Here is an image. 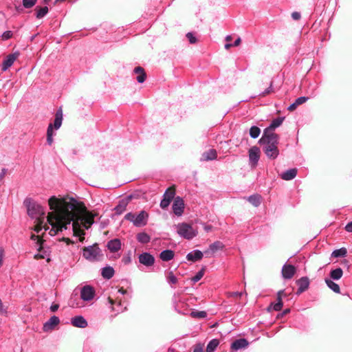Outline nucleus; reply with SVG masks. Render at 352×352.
<instances>
[{
	"label": "nucleus",
	"instance_id": "f257e3e1",
	"mask_svg": "<svg viewBox=\"0 0 352 352\" xmlns=\"http://www.w3.org/2000/svg\"><path fill=\"white\" fill-rule=\"evenodd\" d=\"M24 205L28 215L35 219L34 231L37 233L44 229L49 230L50 236H54L63 230L71 228L74 235L82 242L85 230L89 229L94 222V215L83 204L69 197L52 196L48 199L52 211L47 216L44 208L31 198H26Z\"/></svg>",
	"mask_w": 352,
	"mask_h": 352
},
{
	"label": "nucleus",
	"instance_id": "f03ea898",
	"mask_svg": "<svg viewBox=\"0 0 352 352\" xmlns=\"http://www.w3.org/2000/svg\"><path fill=\"white\" fill-rule=\"evenodd\" d=\"M267 133V130L263 131V134L259 140V144L263 146V151L267 157L274 160L279 154L278 148V135L276 133L268 134Z\"/></svg>",
	"mask_w": 352,
	"mask_h": 352
},
{
	"label": "nucleus",
	"instance_id": "7ed1b4c3",
	"mask_svg": "<svg viewBox=\"0 0 352 352\" xmlns=\"http://www.w3.org/2000/svg\"><path fill=\"white\" fill-rule=\"evenodd\" d=\"M148 213L145 210H141L139 213L128 212L124 216V219L133 223L135 227L145 226L148 220Z\"/></svg>",
	"mask_w": 352,
	"mask_h": 352
},
{
	"label": "nucleus",
	"instance_id": "20e7f679",
	"mask_svg": "<svg viewBox=\"0 0 352 352\" xmlns=\"http://www.w3.org/2000/svg\"><path fill=\"white\" fill-rule=\"evenodd\" d=\"M83 257L89 261H100L102 256V251L97 243L85 247L82 250Z\"/></svg>",
	"mask_w": 352,
	"mask_h": 352
},
{
	"label": "nucleus",
	"instance_id": "39448f33",
	"mask_svg": "<svg viewBox=\"0 0 352 352\" xmlns=\"http://www.w3.org/2000/svg\"><path fill=\"white\" fill-rule=\"evenodd\" d=\"M177 232L180 236L188 240L192 239L197 235V232L190 225L186 223L177 224Z\"/></svg>",
	"mask_w": 352,
	"mask_h": 352
},
{
	"label": "nucleus",
	"instance_id": "423d86ee",
	"mask_svg": "<svg viewBox=\"0 0 352 352\" xmlns=\"http://www.w3.org/2000/svg\"><path fill=\"white\" fill-rule=\"evenodd\" d=\"M140 263L149 267L154 265L155 257L148 252H143L138 256Z\"/></svg>",
	"mask_w": 352,
	"mask_h": 352
},
{
	"label": "nucleus",
	"instance_id": "0eeeda50",
	"mask_svg": "<svg viewBox=\"0 0 352 352\" xmlns=\"http://www.w3.org/2000/svg\"><path fill=\"white\" fill-rule=\"evenodd\" d=\"M19 56L18 52H15L12 54L8 55L2 63L1 70L2 72L7 71L14 63Z\"/></svg>",
	"mask_w": 352,
	"mask_h": 352
},
{
	"label": "nucleus",
	"instance_id": "6e6552de",
	"mask_svg": "<svg viewBox=\"0 0 352 352\" xmlns=\"http://www.w3.org/2000/svg\"><path fill=\"white\" fill-rule=\"evenodd\" d=\"M95 290L90 285H85L81 288L80 298L84 301H90L94 298Z\"/></svg>",
	"mask_w": 352,
	"mask_h": 352
},
{
	"label": "nucleus",
	"instance_id": "1a4fd4ad",
	"mask_svg": "<svg viewBox=\"0 0 352 352\" xmlns=\"http://www.w3.org/2000/svg\"><path fill=\"white\" fill-rule=\"evenodd\" d=\"M172 209L173 213L175 215L178 217L182 215L184 209V202L182 198H181L180 197H177L175 198L172 206Z\"/></svg>",
	"mask_w": 352,
	"mask_h": 352
},
{
	"label": "nucleus",
	"instance_id": "9d476101",
	"mask_svg": "<svg viewBox=\"0 0 352 352\" xmlns=\"http://www.w3.org/2000/svg\"><path fill=\"white\" fill-rule=\"evenodd\" d=\"M175 194V192L173 189H166V190L164 193L163 199L160 202V207L162 209L166 208L170 205V201L174 198Z\"/></svg>",
	"mask_w": 352,
	"mask_h": 352
},
{
	"label": "nucleus",
	"instance_id": "9b49d317",
	"mask_svg": "<svg viewBox=\"0 0 352 352\" xmlns=\"http://www.w3.org/2000/svg\"><path fill=\"white\" fill-rule=\"evenodd\" d=\"M60 323V319L56 316H52L47 321H46L43 326V330L45 332H49L55 329V327Z\"/></svg>",
	"mask_w": 352,
	"mask_h": 352
},
{
	"label": "nucleus",
	"instance_id": "f8f14e48",
	"mask_svg": "<svg viewBox=\"0 0 352 352\" xmlns=\"http://www.w3.org/2000/svg\"><path fill=\"white\" fill-rule=\"evenodd\" d=\"M260 150L257 146L252 147L249 151L250 163L252 166H256L259 160Z\"/></svg>",
	"mask_w": 352,
	"mask_h": 352
},
{
	"label": "nucleus",
	"instance_id": "ddd939ff",
	"mask_svg": "<svg viewBox=\"0 0 352 352\" xmlns=\"http://www.w3.org/2000/svg\"><path fill=\"white\" fill-rule=\"evenodd\" d=\"M296 284L298 286L296 294L299 295L309 288V280L308 277L303 276L296 281Z\"/></svg>",
	"mask_w": 352,
	"mask_h": 352
},
{
	"label": "nucleus",
	"instance_id": "4468645a",
	"mask_svg": "<svg viewBox=\"0 0 352 352\" xmlns=\"http://www.w3.org/2000/svg\"><path fill=\"white\" fill-rule=\"evenodd\" d=\"M296 272V268L292 265L285 264L282 267V276L285 279L292 278Z\"/></svg>",
	"mask_w": 352,
	"mask_h": 352
},
{
	"label": "nucleus",
	"instance_id": "2eb2a0df",
	"mask_svg": "<svg viewBox=\"0 0 352 352\" xmlns=\"http://www.w3.org/2000/svg\"><path fill=\"white\" fill-rule=\"evenodd\" d=\"M122 247L121 241L119 239H113L107 242V248L111 252H118Z\"/></svg>",
	"mask_w": 352,
	"mask_h": 352
},
{
	"label": "nucleus",
	"instance_id": "dca6fc26",
	"mask_svg": "<svg viewBox=\"0 0 352 352\" xmlns=\"http://www.w3.org/2000/svg\"><path fill=\"white\" fill-rule=\"evenodd\" d=\"M71 323L74 327L78 328H85L88 323L85 318L82 316H77L71 319Z\"/></svg>",
	"mask_w": 352,
	"mask_h": 352
},
{
	"label": "nucleus",
	"instance_id": "f3484780",
	"mask_svg": "<svg viewBox=\"0 0 352 352\" xmlns=\"http://www.w3.org/2000/svg\"><path fill=\"white\" fill-rule=\"evenodd\" d=\"M249 344L248 340L245 338H240L234 340L231 344L232 351H238L246 348Z\"/></svg>",
	"mask_w": 352,
	"mask_h": 352
},
{
	"label": "nucleus",
	"instance_id": "a211bd4d",
	"mask_svg": "<svg viewBox=\"0 0 352 352\" xmlns=\"http://www.w3.org/2000/svg\"><path fill=\"white\" fill-rule=\"evenodd\" d=\"M285 120V117H278V118H276L275 119H274L271 124H270V126L266 128L264 131H266L267 130L268 131V134L270 133H274L273 132V131L276 129L277 127L280 126L283 120Z\"/></svg>",
	"mask_w": 352,
	"mask_h": 352
},
{
	"label": "nucleus",
	"instance_id": "6ab92c4d",
	"mask_svg": "<svg viewBox=\"0 0 352 352\" xmlns=\"http://www.w3.org/2000/svg\"><path fill=\"white\" fill-rule=\"evenodd\" d=\"M203 252L199 250H195L190 252H189L186 255V258L189 261L195 262L197 261H199L203 258Z\"/></svg>",
	"mask_w": 352,
	"mask_h": 352
},
{
	"label": "nucleus",
	"instance_id": "aec40b11",
	"mask_svg": "<svg viewBox=\"0 0 352 352\" xmlns=\"http://www.w3.org/2000/svg\"><path fill=\"white\" fill-rule=\"evenodd\" d=\"M296 175H297V169L296 168H291V169L287 170L285 172L282 173L280 175V177L283 180L289 181V180H292L294 178H295Z\"/></svg>",
	"mask_w": 352,
	"mask_h": 352
},
{
	"label": "nucleus",
	"instance_id": "412c9836",
	"mask_svg": "<svg viewBox=\"0 0 352 352\" xmlns=\"http://www.w3.org/2000/svg\"><path fill=\"white\" fill-rule=\"evenodd\" d=\"M63 121V110L62 108L60 107L56 112L55 119L54 121L53 127L55 129H58L62 124Z\"/></svg>",
	"mask_w": 352,
	"mask_h": 352
},
{
	"label": "nucleus",
	"instance_id": "4be33fe9",
	"mask_svg": "<svg viewBox=\"0 0 352 352\" xmlns=\"http://www.w3.org/2000/svg\"><path fill=\"white\" fill-rule=\"evenodd\" d=\"M217 157V153L215 149L211 148L204 152L202 154L201 160L210 161L216 160Z\"/></svg>",
	"mask_w": 352,
	"mask_h": 352
},
{
	"label": "nucleus",
	"instance_id": "5701e85b",
	"mask_svg": "<svg viewBox=\"0 0 352 352\" xmlns=\"http://www.w3.org/2000/svg\"><path fill=\"white\" fill-rule=\"evenodd\" d=\"M133 72L138 74L136 77V80L139 83H143L146 80V73L144 69L142 67H135Z\"/></svg>",
	"mask_w": 352,
	"mask_h": 352
},
{
	"label": "nucleus",
	"instance_id": "b1692460",
	"mask_svg": "<svg viewBox=\"0 0 352 352\" xmlns=\"http://www.w3.org/2000/svg\"><path fill=\"white\" fill-rule=\"evenodd\" d=\"M175 253L171 250H163L160 254V258L163 261H169L174 258Z\"/></svg>",
	"mask_w": 352,
	"mask_h": 352
},
{
	"label": "nucleus",
	"instance_id": "393cba45",
	"mask_svg": "<svg viewBox=\"0 0 352 352\" xmlns=\"http://www.w3.org/2000/svg\"><path fill=\"white\" fill-rule=\"evenodd\" d=\"M324 281H325V283L327 284V287L330 289H331L333 292H335L336 294L340 293V286L337 283L333 282L331 279L325 278Z\"/></svg>",
	"mask_w": 352,
	"mask_h": 352
},
{
	"label": "nucleus",
	"instance_id": "a878e982",
	"mask_svg": "<svg viewBox=\"0 0 352 352\" xmlns=\"http://www.w3.org/2000/svg\"><path fill=\"white\" fill-rule=\"evenodd\" d=\"M136 238L138 241L142 244H146L151 241V236L144 232L138 233L136 236Z\"/></svg>",
	"mask_w": 352,
	"mask_h": 352
},
{
	"label": "nucleus",
	"instance_id": "bb28decb",
	"mask_svg": "<svg viewBox=\"0 0 352 352\" xmlns=\"http://www.w3.org/2000/svg\"><path fill=\"white\" fill-rule=\"evenodd\" d=\"M101 274L104 278L110 279L114 275V270L110 266L104 267L102 269Z\"/></svg>",
	"mask_w": 352,
	"mask_h": 352
},
{
	"label": "nucleus",
	"instance_id": "cd10ccee",
	"mask_svg": "<svg viewBox=\"0 0 352 352\" xmlns=\"http://www.w3.org/2000/svg\"><path fill=\"white\" fill-rule=\"evenodd\" d=\"M284 293L283 290H280L277 294V302L272 304L271 306H272L273 309L274 311H280L282 309L283 307V302L281 299V294Z\"/></svg>",
	"mask_w": 352,
	"mask_h": 352
},
{
	"label": "nucleus",
	"instance_id": "c85d7f7f",
	"mask_svg": "<svg viewBox=\"0 0 352 352\" xmlns=\"http://www.w3.org/2000/svg\"><path fill=\"white\" fill-rule=\"evenodd\" d=\"M330 277L332 280H338L340 279L343 275V271L340 267L332 270L330 272Z\"/></svg>",
	"mask_w": 352,
	"mask_h": 352
},
{
	"label": "nucleus",
	"instance_id": "c756f323",
	"mask_svg": "<svg viewBox=\"0 0 352 352\" xmlns=\"http://www.w3.org/2000/svg\"><path fill=\"white\" fill-rule=\"evenodd\" d=\"M248 200L254 206L258 207L261 203V197L258 195H252L248 197Z\"/></svg>",
	"mask_w": 352,
	"mask_h": 352
},
{
	"label": "nucleus",
	"instance_id": "7c9ffc66",
	"mask_svg": "<svg viewBox=\"0 0 352 352\" xmlns=\"http://www.w3.org/2000/svg\"><path fill=\"white\" fill-rule=\"evenodd\" d=\"M219 344V340L217 339H212L211 340L207 346H206V352H214V351L216 350L217 347L218 346V345Z\"/></svg>",
	"mask_w": 352,
	"mask_h": 352
},
{
	"label": "nucleus",
	"instance_id": "2f4dec72",
	"mask_svg": "<svg viewBox=\"0 0 352 352\" xmlns=\"http://www.w3.org/2000/svg\"><path fill=\"white\" fill-rule=\"evenodd\" d=\"M224 245L222 242L219 241H214L209 246V250H210L212 253L217 252V250H221L224 248Z\"/></svg>",
	"mask_w": 352,
	"mask_h": 352
},
{
	"label": "nucleus",
	"instance_id": "473e14b6",
	"mask_svg": "<svg viewBox=\"0 0 352 352\" xmlns=\"http://www.w3.org/2000/svg\"><path fill=\"white\" fill-rule=\"evenodd\" d=\"M36 17L37 19H42L48 13L49 9L47 6L43 8L36 7Z\"/></svg>",
	"mask_w": 352,
	"mask_h": 352
},
{
	"label": "nucleus",
	"instance_id": "72a5a7b5",
	"mask_svg": "<svg viewBox=\"0 0 352 352\" xmlns=\"http://www.w3.org/2000/svg\"><path fill=\"white\" fill-rule=\"evenodd\" d=\"M347 254V250L345 248L335 250L331 253V256L335 258L344 257Z\"/></svg>",
	"mask_w": 352,
	"mask_h": 352
},
{
	"label": "nucleus",
	"instance_id": "f704fd0d",
	"mask_svg": "<svg viewBox=\"0 0 352 352\" xmlns=\"http://www.w3.org/2000/svg\"><path fill=\"white\" fill-rule=\"evenodd\" d=\"M108 301H109V303L110 304V305L112 306L113 311H115L117 312H120V311H123L124 309H126V307H122L121 302H118V305H116V307H113V305L115 303L114 300L113 299H111L110 297H109Z\"/></svg>",
	"mask_w": 352,
	"mask_h": 352
},
{
	"label": "nucleus",
	"instance_id": "c9c22d12",
	"mask_svg": "<svg viewBox=\"0 0 352 352\" xmlns=\"http://www.w3.org/2000/svg\"><path fill=\"white\" fill-rule=\"evenodd\" d=\"M261 133V129L256 126H252L250 129V135L252 138H257Z\"/></svg>",
	"mask_w": 352,
	"mask_h": 352
},
{
	"label": "nucleus",
	"instance_id": "e433bc0d",
	"mask_svg": "<svg viewBox=\"0 0 352 352\" xmlns=\"http://www.w3.org/2000/svg\"><path fill=\"white\" fill-rule=\"evenodd\" d=\"M204 271H205V269H204V267H203L193 277L191 278V281L193 283H195L198 282L199 280H201V278L204 275Z\"/></svg>",
	"mask_w": 352,
	"mask_h": 352
},
{
	"label": "nucleus",
	"instance_id": "4c0bfd02",
	"mask_svg": "<svg viewBox=\"0 0 352 352\" xmlns=\"http://www.w3.org/2000/svg\"><path fill=\"white\" fill-rule=\"evenodd\" d=\"M126 204L124 201H120L119 203V204L118 206H116L115 208L116 213H117V214L122 213L126 209Z\"/></svg>",
	"mask_w": 352,
	"mask_h": 352
},
{
	"label": "nucleus",
	"instance_id": "58836bf2",
	"mask_svg": "<svg viewBox=\"0 0 352 352\" xmlns=\"http://www.w3.org/2000/svg\"><path fill=\"white\" fill-rule=\"evenodd\" d=\"M190 315L193 318H204L206 317L207 314L204 311H192Z\"/></svg>",
	"mask_w": 352,
	"mask_h": 352
},
{
	"label": "nucleus",
	"instance_id": "ea45409f",
	"mask_svg": "<svg viewBox=\"0 0 352 352\" xmlns=\"http://www.w3.org/2000/svg\"><path fill=\"white\" fill-rule=\"evenodd\" d=\"M167 281L169 284H176L177 283V278L174 275L173 272H169L167 276Z\"/></svg>",
	"mask_w": 352,
	"mask_h": 352
},
{
	"label": "nucleus",
	"instance_id": "a19ab883",
	"mask_svg": "<svg viewBox=\"0 0 352 352\" xmlns=\"http://www.w3.org/2000/svg\"><path fill=\"white\" fill-rule=\"evenodd\" d=\"M37 0H23V6L25 8H32L36 3Z\"/></svg>",
	"mask_w": 352,
	"mask_h": 352
},
{
	"label": "nucleus",
	"instance_id": "79ce46f5",
	"mask_svg": "<svg viewBox=\"0 0 352 352\" xmlns=\"http://www.w3.org/2000/svg\"><path fill=\"white\" fill-rule=\"evenodd\" d=\"M273 82L271 81L270 82V86L268 88H267L265 91H263V92H261L259 96H265L266 95H268L270 94V93L273 92Z\"/></svg>",
	"mask_w": 352,
	"mask_h": 352
},
{
	"label": "nucleus",
	"instance_id": "37998d69",
	"mask_svg": "<svg viewBox=\"0 0 352 352\" xmlns=\"http://www.w3.org/2000/svg\"><path fill=\"white\" fill-rule=\"evenodd\" d=\"M186 37L188 39L190 43L191 44H194L197 42V38L195 36V35L191 33V32H188L186 34Z\"/></svg>",
	"mask_w": 352,
	"mask_h": 352
},
{
	"label": "nucleus",
	"instance_id": "c03bdc74",
	"mask_svg": "<svg viewBox=\"0 0 352 352\" xmlns=\"http://www.w3.org/2000/svg\"><path fill=\"white\" fill-rule=\"evenodd\" d=\"M309 98L306 96H300L296 99L295 102L298 104H302L308 100Z\"/></svg>",
	"mask_w": 352,
	"mask_h": 352
},
{
	"label": "nucleus",
	"instance_id": "a18cd8bd",
	"mask_svg": "<svg viewBox=\"0 0 352 352\" xmlns=\"http://www.w3.org/2000/svg\"><path fill=\"white\" fill-rule=\"evenodd\" d=\"M31 239H32V240L36 241V243L38 245V250H39V251H40V250H41V248H42V247H41V239L39 238V236H36V235H35V234H32V236H31Z\"/></svg>",
	"mask_w": 352,
	"mask_h": 352
},
{
	"label": "nucleus",
	"instance_id": "49530a36",
	"mask_svg": "<svg viewBox=\"0 0 352 352\" xmlns=\"http://www.w3.org/2000/svg\"><path fill=\"white\" fill-rule=\"evenodd\" d=\"M12 36V31H10V30L4 32L2 34V38L4 40H8V39L10 38Z\"/></svg>",
	"mask_w": 352,
	"mask_h": 352
},
{
	"label": "nucleus",
	"instance_id": "de8ad7c7",
	"mask_svg": "<svg viewBox=\"0 0 352 352\" xmlns=\"http://www.w3.org/2000/svg\"><path fill=\"white\" fill-rule=\"evenodd\" d=\"M243 294V292H233L228 294L229 297H241Z\"/></svg>",
	"mask_w": 352,
	"mask_h": 352
},
{
	"label": "nucleus",
	"instance_id": "09e8293b",
	"mask_svg": "<svg viewBox=\"0 0 352 352\" xmlns=\"http://www.w3.org/2000/svg\"><path fill=\"white\" fill-rule=\"evenodd\" d=\"M53 128L54 127H53L52 124L50 123L47 129V135L54 136Z\"/></svg>",
	"mask_w": 352,
	"mask_h": 352
},
{
	"label": "nucleus",
	"instance_id": "8fccbe9b",
	"mask_svg": "<svg viewBox=\"0 0 352 352\" xmlns=\"http://www.w3.org/2000/svg\"><path fill=\"white\" fill-rule=\"evenodd\" d=\"M292 17L294 20L297 21L299 20L301 17L300 13L298 12H294L292 14Z\"/></svg>",
	"mask_w": 352,
	"mask_h": 352
},
{
	"label": "nucleus",
	"instance_id": "3c124183",
	"mask_svg": "<svg viewBox=\"0 0 352 352\" xmlns=\"http://www.w3.org/2000/svg\"><path fill=\"white\" fill-rule=\"evenodd\" d=\"M122 262L125 265L129 264L131 262V258L130 255H128L126 256H124L122 258Z\"/></svg>",
	"mask_w": 352,
	"mask_h": 352
},
{
	"label": "nucleus",
	"instance_id": "603ef678",
	"mask_svg": "<svg viewBox=\"0 0 352 352\" xmlns=\"http://www.w3.org/2000/svg\"><path fill=\"white\" fill-rule=\"evenodd\" d=\"M298 106V105L294 102L287 107V110L292 111L295 110Z\"/></svg>",
	"mask_w": 352,
	"mask_h": 352
},
{
	"label": "nucleus",
	"instance_id": "864d4df0",
	"mask_svg": "<svg viewBox=\"0 0 352 352\" xmlns=\"http://www.w3.org/2000/svg\"><path fill=\"white\" fill-rule=\"evenodd\" d=\"M345 230H346V231H347L349 232H352V221L351 222H349L345 226Z\"/></svg>",
	"mask_w": 352,
	"mask_h": 352
},
{
	"label": "nucleus",
	"instance_id": "5fc2aeb1",
	"mask_svg": "<svg viewBox=\"0 0 352 352\" xmlns=\"http://www.w3.org/2000/svg\"><path fill=\"white\" fill-rule=\"evenodd\" d=\"M8 170L5 168L1 169V171L0 173V179H3L5 175L7 173Z\"/></svg>",
	"mask_w": 352,
	"mask_h": 352
},
{
	"label": "nucleus",
	"instance_id": "6e6d98bb",
	"mask_svg": "<svg viewBox=\"0 0 352 352\" xmlns=\"http://www.w3.org/2000/svg\"><path fill=\"white\" fill-rule=\"evenodd\" d=\"M3 256H4V251L3 249H0V267L3 265Z\"/></svg>",
	"mask_w": 352,
	"mask_h": 352
},
{
	"label": "nucleus",
	"instance_id": "4d7b16f0",
	"mask_svg": "<svg viewBox=\"0 0 352 352\" xmlns=\"http://www.w3.org/2000/svg\"><path fill=\"white\" fill-rule=\"evenodd\" d=\"M59 305L58 304H52L50 307V310L52 312H55L58 310Z\"/></svg>",
	"mask_w": 352,
	"mask_h": 352
},
{
	"label": "nucleus",
	"instance_id": "13d9d810",
	"mask_svg": "<svg viewBox=\"0 0 352 352\" xmlns=\"http://www.w3.org/2000/svg\"><path fill=\"white\" fill-rule=\"evenodd\" d=\"M193 352H204V350L201 346L197 345L195 347Z\"/></svg>",
	"mask_w": 352,
	"mask_h": 352
},
{
	"label": "nucleus",
	"instance_id": "bf43d9fd",
	"mask_svg": "<svg viewBox=\"0 0 352 352\" xmlns=\"http://www.w3.org/2000/svg\"><path fill=\"white\" fill-rule=\"evenodd\" d=\"M53 136H50V135H47V143L49 144V145H52V144L53 143Z\"/></svg>",
	"mask_w": 352,
	"mask_h": 352
},
{
	"label": "nucleus",
	"instance_id": "052dcab7",
	"mask_svg": "<svg viewBox=\"0 0 352 352\" xmlns=\"http://www.w3.org/2000/svg\"><path fill=\"white\" fill-rule=\"evenodd\" d=\"M241 42V38H238L237 39L235 40V41L234 42V43L232 44L233 46H238Z\"/></svg>",
	"mask_w": 352,
	"mask_h": 352
},
{
	"label": "nucleus",
	"instance_id": "680f3d73",
	"mask_svg": "<svg viewBox=\"0 0 352 352\" xmlns=\"http://www.w3.org/2000/svg\"><path fill=\"white\" fill-rule=\"evenodd\" d=\"M35 259L44 258V256L41 254L37 253L34 255Z\"/></svg>",
	"mask_w": 352,
	"mask_h": 352
},
{
	"label": "nucleus",
	"instance_id": "e2e57ef3",
	"mask_svg": "<svg viewBox=\"0 0 352 352\" xmlns=\"http://www.w3.org/2000/svg\"><path fill=\"white\" fill-rule=\"evenodd\" d=\"M232 46H233V45H232V44H230V43H226V44L225 45V48H226V50H228V49H229V48H230Z\"/></svg>",
	"mask_w": 352,
	"mask_h": 352
},
{
	"label": "nucleus",
	"instance_id": "0e129e2a",
	"mask_svg": "<svg viewBox=\"0 0 352 352\" xmlns=\"http://www.w3.org/2000/svg\"><path fill=\"white\" fill-rule=\"evenodd\" d=\"M118 292L120 293L121 294L124 295V294H126V291L123 289H120L118 290Z\"/></svg>",
	"mask_w": 352,
	"mask_h": 352
},
{
	"label": "nucleus",
	"instance_id": "69168bd1",
	"mask_svg": "<svg viewBox=\"0 0 352 352\" xmlns=\"http://www.w3.org/2000/svg\"><path fill=\"white\" fill-rule=\"evenodd\" d=\"M63 241H66L67 244H69V243H72V242L71 241V240H70L69 239H68V238H63Z\"/></svg>",
	"mask_w": 352,
	"mask_h": 352
},
{
	"label": "nucleus",
	"instance_id": "338daca9",
	"mask_svg": "<svg viewBox=\"0 0 352 352\" xmlns=\"http://www.w3.org/2000/svg\"><path fill=\"white\" fill-rule=\"evenodd\" d=\"M3 311V304H2L1 300L0 299V312H2Z\"/></svg>",
	"mask_w": 352,
	"mask_h": 352
},
{
	"label": "nucleus",
	"instance_id": "774afa93",
	"mask_svg": "<svg viewBox=\"0 0 352 352\" xmlns=\"http://www.w3.org/2000/svg\"><path fill=\"white\" fill-rule=\"evenodd\" d=\"M226 41H230L231 40V36L228 35L226 37Z\"/></svg>",
	"mask_w": 352,
	"mask_h": 352
}]
</instances>
